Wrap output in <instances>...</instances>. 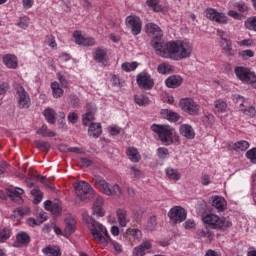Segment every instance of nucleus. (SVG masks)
I'll list each match as a JSON object with an SVG mask.
<instances>
[{
    "mask_svg": "<svg viewBox=\"0 0 256 256\" xmlns=\"http://www.w3.org/2000/svg\"><path fill=\"white\" fill-rule=\"evenodd\" d=\"M160 57L169 59L172 55H178L179 59H187L193 53V45L183 40L170 41L165 44Z\"/></svg>",
    "mask_w": 256,
    "mask_h": 256,
    "instance_id": "nucleus-1",
    "label": "nucleus"
},
{
    "mask_svg": "<svg viewBox=\"0 0 256 256\" xmlns=\"http://www.w3.org/2000/svg\"><path fill=\"white\" fill-rule=\"evenodd\" d=\"M202 221L208 225L205 228L199 229L197 231V235L199 238L207 237V233H209V229H217L218 231H227L233 223L227 220L225 217H219L215 214H208L202 218Z\"/></svg>",
    "mask_w": 256,
    "mask_h": 256,
    "instance_id": "nucleus-2",
    "label": "nucleus"
},
{
    "mask_svg": "<svg viewBox=\"0 0 256 256\" xmlns=\"http://www.w3.org/2000/svg\"><path fill=\"white\" fill-rule=\"evenodd\" d=\"M95 113H97V108L93 104H88L86 113L83 115L82 123L84 127L88 128V135L89 137H94L97 139L103 133V130L101 129L100 123H93L95 121Z\"/></svg>",
    "mask_w": 256,
    "mask_h": 256,
    "instance_id": "nucleus-3",
    "label": "nucleus"
},
{
    "mask_svg": "<svg viewBox=\"0 0 256 256\" xmlns=\"http://www.w3.org/2000/svg\"><path fill=\"white\" fill-rule=\"evenodd\" d=\"M146 33L152 37L150 45L155 50L156 55H165L163 50L166 44L163 41V30L155 23H148L146 25Z\"/></svg>",
    "mask_w": 256,
    "mask_h": 256,
    "instance_id": "nucleus-4",
    "label": "nucleus"
},
{
    "mask_svg": "<svg viewBox=\"0 0 256 256\" xmlns=\"http://www.w3.org/2000/svg\"><path fill=\"white\" fill-rule=\"evenodd\" d=\"M74 189L76 193L74 203L76 205L81 203H89V201L95 197V190H93V187L83 180L74 183Z\"/></svg>",
    "mask_w": 256,
    "mask_h": 256,
    "instance_id": "nucleus-5",
    "label": "nucleus"
},
{
    "mask_svg": "<svg viewBox=\"0 0 256 256\" xmlns=\"http://www.w3.org/2000/svg\"><path fill=\"white\" fill-rule=\"evenodd\" d=\"M151 131L158 135L161 143L163 145H173L175 141H179V137H174L175 128H172L169 125L153 124L151 126Z\"/></svg>",
    "mask_w": 256,
    "mask_h": 256,
    "instance_id": "nucleus-6",
    "label": "nucleus"
},
{
    "mask_svg": "<svg viewBox=\"0 0 256 256\" xmlns=\"http://www.w3.org/2000/svg\"><path fill=\"white\" fill-rule=\"evenodd\" d=\"M90 225L92 228H90V233L95 241H98L101 245L104 247H107L108 242L105 239V236H103V231L105 227L103 224L99 223L93 216L90 218Z\"/></svg>",
    "mask_w": 256,
    "mask_h": 256,
    "instance_id": "nucleus-7",
    "label": "nucleus"
},
{
    "mask_svg": "<svg viewBox=\"0 0 256 256\" xmlns=\"http://www.w3.org/2000/svg\"><path fill=\"white\" fill-rule=\"evenodd\" d=\"M234 72L236 74V77L240 79V81H243L244 83H248V85H252L254 89H256V75L255 73L249 71L246 67H236L234 69Z\"/></svg>",
    "mask_w": 256,
    "mask_h": 256,
    "instance_id": "nucleus-8",
    "label": "nucleus"
},
{
    "mask_svg": "<svg viewBox=\"0 0 256 256\" xmlns=\"http://www.w3.org/2000/svg\"><path fill=\"white\" fill-rule=\"evenodd\" d=\"M136 82L139 89H143L144 91H151L153 87H155V82L151 75L147 72H141L136 77Z\"/></svg>",
    "mask_w": 256,
    "mask_h": 256,
    "instance_id": "nucleus-9",
    "label": "nucleus"
},
{
    "mask_svg": "<svg viewBox=\"0 0 256 256\" xmlns=\"http://www.w3.org/2000/svg\"><path fill=\"white\" fill-rule=\"evenodd\" d=\"M168 217L170 221L177 223H183L187 219V210L181 206H174L168 212Z\"/></svg>",
    "mask_w": 256,
    "mask_h": 256,
    "instance_id": "nucleus-10",
    "label": "nucleus"
},
{
    "mask_svg": "<svg viewBox=\"0 0 256 256\" xmlns=\"http://www.w3.org/2000/svg\"><path fill=\"white\" fill-rule=\"evenodd\" d=\"M180 107L182 111L188 113V115H199V106L191 98L181 99Z\"/></svg>",
    "mask_w": 256,
    "mask_h": 256,
    "instance_id": "nucleus-11",
    "label": "nucleus"
},
{
    "mask_svg": "<svg viewBox=\"0 0 256 256\" xmlns=\"http://www.w3.org/2000/svg\"><path fill=\"white\" fill-rule=\"evenodd\" d=\"M126 26L131 29L133 35H139L142 29L141 18L137 16L126 17Z\"/></svg>",
    "mask_w": 256,
    "mask_h": 256,
    "instance_id": "nucleus-12",
    "label": "nucleus"
},
{
    "mask_svg": "<svg viewBox=\"0 0 256 256\" xmlns=\"http://www.w3.org/2000/svg\"><path fill=\"white\" fill-rule=\"evenodd\" d=\"M17 94L20 109H29V105H31V98H29V94L25 91L23 86L17 88Z\"/></svg>",
    "mask_w": 256,
    "mask_h": 256,
    "instance_id": "nucleus-13",
    "label": "nucleus"
},
{
    "mask_svg": "<svg viewBox=\"0 0 256 256\" xmlns=\"http://www.w3.org/2000/svg\"><path fill=\"white\" fill-rule=\"evenodd\" d=\"M205 13L207 19H210V21H215L216 23H221L222 25L227 23V16H225L223 13L217 12V10L213 8H207Z\"/></svg>",
    "mask_w": 256,
    "mask_h": 256,
    "instance_id": "nucleus-14",
    "label": "nucleus"
},
{
    "mask_svg": "<svg viewBox=\"0 0 256 256\" xmlns=\"http://www.w3.org/2000/svg\"><path fill=\"white\" fill-rule=\"evenodd\" d=\"M220 47L226 57H235V50H233V42L231 40L222 37Z\"/></svg>",
    "mask_w": 256,
    "mask_h": 256,
    "instance_id": "nucleus-15",
    "label": "nucleus"
},
{
    "mask_svg": "<svg viewBox=\"0 0 256 256\" xmlns=\"http://www.w3.org/2000/svg\"><path fill=\"white\" fill-rule=\"evenodd\" d=\"M25 193V190L22 188L16 187L15 191L12 189H6V195L13 201L14 203H17V205H21L23 203V198L20 197V195H23Z\"/></svg>",
    "mask_w": 256,
    "mask_h": 256,
    "instance_id": "nucleus-16",
    "label": "nucleus"
},
{
    "mask_svg": "<svg viewBox=\"0 0 256 256\" xmlns=\"http://www.w3.org/2000/svg\"><path fill=\"white\" fill-rule=\"evenodd\" d=\"M73 37H74L75 43H77V45H83L84 47H93V45H95L94 38H85L81 35L80 31H75L73 33Z\"/></svg>",
    "mask_w": 256,
    "mask_h": 256,
    "instance_id": "nucleus-17",
    "label": "nucleus"
},
{
    "mask_svg": "<svg viewBox=\"0 0 256 256\" xmlns=\"http://www.w3.org/2000/svg\"><path fill=\"white\" fill-rule=\"evenodd\" d=\"M103 197L98 196L92 206V215L96 217H105V211H103Z\"/></svg>",
    "mask_w": 256,
    "mask_h": 256,
    "instance_id": "nucleus-18",
    "label": "nucleus"
},
{
    "mask_svg": "<svg viewBox=\"0 0 256 256\" xmlns=\"http://www.w3.org/2000/svg\"><path fill=\"white\" fill-rule=\"evenodd\" d=\"M183 83V78L179 75H172L169 76L165 80V85L169 89H177V87H181V84Z\"/></svg>",
    "mask_w": 256,
    "mask_h": 256,
    "instance_id": "nucleus-19",
    "label": "nucleus"
},
{
    "mask_svg": "<svg viewBox=\"0 0 256 256\" xmlns=\"http://www.w3.org/2000/svg\"><path fill=\"white\" fill-rule=\"evenodd\" d=\"M210 201L212 203V207L217 209V211H225V207H227V201L225 200V198L221 196H213L210 198Z\"/></svg>",
    "mask_w": 256,
    "mask_h": 256,
    "instance_id": "nucleus-20",
    "label": "nucleus"
},
{
    "mask_svg": "<svg viewBox=\"0 0 256 256\" xmlns=\"http://www.w3.org/2000/svg\"><path fill=\"white\" fill-rule=\"evenodd\" d=\"M180 135L185 137L186 139H195V130L189 124H183L180 126Z\"/></svg>",
    "mask_w": 256,
    "mask_h": 256,
    "instance_id": "nucleus-21",
    "label": "nucleus"
},
{
    "mask_svg": "<svg viewBox=\"0 0 256 256\" xmlns=\"http://www.w3.org/2000/svg\"><path fill=\"white\" fill-rule=\"evenodd\" d=\"M4 65H6V67H8V69H17V56L13 55V54H6L3 56L2 59Z\"/></svg>",
    "mask_w": 256,
    "mask_h": 256,
    "instance_id": "nucleus-22",
    "label": "nucleus"
},
{
    "mask_svg": "<svg viewBox=\"0 0 256 256\" xmlns=\"http://www.w3.org/2000/svg\"><path fill=\"white\" fill-rule=\"evenodd\" d=\"M126 154L132 163H139L141 161V154H139V150H137L135 147H128Z\"/></svg>",
    "mask_w": 256,
    "mask_h": 256,
    "instance_id": "nucleus-23",
    "label": "nucleus"
},
{
    "mask_svg": "<svg viewBox=\"0 0 256 256\" xmlns=\"http://www.w3.org/2000/svg\"><path fill=\"white\" fill-rule=\"evenodd\" d=\"M103 193L105 195H121L123 192L121 191V187L117 184L114 186L109 185V183L106 184V186L102 189Z\"/></svg>",
    "mask_w": 256,
    "mask_h": 256,
    "instance_id": "nucleus-24",
    "label": "nucleus"
},
{
    "mask_svg": "<svg viewBox=\"0 0 256 256\" xmlns=\"http://www.w3.org/2000/svg\"><path fill=\"white\" fill-rule=\"evenodd\" d=\"M161 115L164 119L171 121V123H177V121L180 119V116L176 112H173L169 109L161 110Z\"/></svg>",
    "mask_w": 256,
    "mask_h": 256,
    "instance_id": "nucleus-25",
    "label": "nucleus"
},
{
    "mask_svg": "<svg viewBox=\"0 0 256 256\" xmlns=\"http://www.w3.org/2000/svg\"><path fill=\"white\" fill-rule=\"evenodd\" d=\"M66 226L63 231L64 237H71L75 233V220L73 219H66L65 220Z\"/></svg>",
    "mask_w": 256,
    "mask_h": 256,
    "instance_id": "nucleus-26",
    "label": "nucleus"
},
{
    "mask_svg": "<svg viewBox=\"0 0 256 256\" xmlns=\"http://www.w3.org/2000/svg\"><path fill=\"white\" fill-rule=\"evenodd\" d=\"M44 117L50 125H55L57 123V112L53 108H46L44 110Z\"/></svg>",
    "mask_w": 256,
    "mask_h": 256,
    "instance_id": "nucleus-27",
    "label": "nucleus"
},
{
    "mask_svg": "<svg viewBox=\"0 0 256 256\" xmlns=\"http://www.w3.org/2000/svg\"><path fill=\"white\" fill-rule=\"evenodd\" d=\"M149 249H151V242H143L140 246L134 248V255L143 256L145 253H147V251H149Z\"/></svg>",
    "mask_w": 256,
    "mask_h": 256,
    "instance_id": "nucleus-28",
    "label": "nucleus"
},
{
    "mask_svg": "<svg viewBox=\"0 0 256 256\" xmlns=\"http://www.w3.org/2000/svg\"><path fill=\"white\" fill-rule=\"evenodd\" d=\"M30 195L34 197L33 204L39 205L43 201V192L39 188H34L30 191Z\"/></svg>",
    "mask_w": 256,
    "mask_h": 256,
    "instance_id": "nucleus-29",
    "label": "nucleus"
},
{
    "mask_svg": "<svg viewBox=\"0 0 256 256\" xmlns=\"http://www.w3.org/2000/svg\"><path fill=\"white\" fill-rule=\"evenodd\" d=\"M16 239L20 245H29L31 243V236H29L27 232L18 233Z\"/></svg>",
    "mask_w": 256,
    "mask_h": 256,
    "instance_id": "nucleus-30",
    "label": "nucleus"
},
{
    "mask_svg": "<svg viewBox=\"0 0 256 256\" xmlns=\"http://www.w3.org/2000/svg\"><path fill=\"white\" fill-rule=\"evenodd\" d=\"M116 214L120 227H127V212H125V210L118 209Z\"/></svg>",
    "mask_w": 256,
    "mask_h": 256,
    "instance_id": "nucleus-31",
    "label": "nucleus"
},
{
    "mask_svg": "<svg viewBox=\"0 0 256 256\" xmlns=\"http://www.w3.org/2000/svg\"><path fill=\"white\" fill-rule=\"evenodd\" d=\"M215 113H225L227 111V102L221 99L214 102Z\"/></svg>",
    "mask_w": 256,
    "mask_h": 256,
    "instance_id": "nucleus-32",
    "label": "nucleus"
},
{
    "mask_svg": "<svg viewBox=\"0 0 256 256\" xmlns=\"http://www.w3.org/2000/svg\"><path fill=\"white\" fill-rule=\"evenodd\" d=\"M165 173L169 179H173L174 181H179L181 179V174H179L177 169L168 167L166 168Z\"/></svg>",
    "mask_w": 256,
    "mask_h": 256,
    "instance_id": "nucleus-33",
    "label": "nucleus"
},
{
    "mask_svg": "<svg viewBox=\"0 0 256 256\" xmlns=\"http://www.w3.org/2000/svg\"><path fill=\"white\" fill-rule=\"evenodd\" d=\"M234 151H237L238 153L241 151H247L249 149V142L242 140L238 141L233 145Z\"/></svg>",
    "mask_w": 256,
    "mask_h": 256,
    "instance_id": "nucleus-34",
    "label": "nucleus"
},
{
    "mask_svg": "<svg viewBox=\"0 0 256 256\" xmlns=\"http://www.w3.org/2000/svg\"><path fill=\"white\" fill-rule=\"evenodd\" d=\"M34 145L37 147V149L40 151H46V153H48L49 149H51V144L48 141L35 140Z\"/></svg>",
    "mask_w": 256,
    "mask_h": 256,
    "instance_id": "nucleus-35",
    "label": "nucleus"
},
{
    "mask_svg": "<svg viewBox=\"0 0 256 256\" xmlns=\"http://www.w3.org/2000/svg\"><path fill=\"white\" fill-rule=\"evenodd\" d=\"M43 253L45 256H61V250L59 248H53L51 246L43 248Z\"/></svg>",
    "mask_w": 256,
    "mask_h": 256,
    "instance_id": "nucleus-36",
    "label": "nucleus"
},
{
    "mask_svg": "<svg viewBox=\"0 0 256 256\" xmlns=\"http://www.w3.org/2000/svg\"><path fill=\"white\" fill-rule=\"evenodd\" d=\"M134 101L136 105H140V107H145V105H149V97L145 95H135Z\"/></svg>",
    "mask_w": 256,
    "mask_h": 256,
    "instance_id": "nucleus-37",
    "label": "nucleus"
},
{
    "mask_svg": "<svg viewBox=\"0 0 256 256\" xmlns=\"http://www.w3.org/2000/svg\"><path fill=\"white\" fill-rule=\"evenodd\" d=\"M147 231H155L157 229V217L151 216L146 223Z\"/></svg>",
    "mask_w": 256,
    "mask_h": 256,
    "instance_id": "nucleus-38",
    "label": "nucleus"
},
{
    "mask_svg": "<svg viewBox=\"0 0 256 256\" xmlns=\"http://www.w3.org/2000/svg\"><path fill=\"white\" fill-rule=\"evenodd\" d=\"M105 57H107V51L101 48H97L94 56L95 61L101 63Z\"/></svg>",
    "mask_w": 256,
    "mask_h": 256,
    "instance_id": "nucleus-39",
    "label": "nucleus"
},
{
    "mask_svg": "<svg viewBox=\"0 0 256 256\" xmlns=\"http://www.w3.org/2000/svg\"><path fill=\"white\" fill-rule=\"evenodd\" d=\"M246 29L249 31H256V16L250 17L245 21Z\"/></svg>",
    "mask_w": 256,
    "mask_h": 256,
    "instance_id": "nucleus-40",
    "label": "nucleus"
},
{
    "mask_svg": "<svg viewBox=\"0 0 256 256\" xmlns=\"http://www.w3.org/2000/svg\"><path fill=\"white\" fill-rule=\"evenodd\" d=\"M93 181H94L95 185H99L100 189H102V190H103V188L107 187V182L105 181V179H103V177H101L99 175H94Z\"/></svg>",
    "mask_w": 256,
    "mask_h": 256,
    "instance_id": "nucleus-41",
    "label": "nucleus"
},
{
    "mask_svg": "<svg viewBox=\"0 0 256 256\" xmlns=\"http://www.w3.org/2000/svg\"><path fill=\"white\" fill-rule=\"evenodd\" d=\"M25 212L21 208H17L13 211V214L10 216V219H17V221L23 219Z\"/></svg>",
    "mask_w": 256,
    "mask_h": 256,
    "instance_id": "nucleus-42",
    "label": "nucleus"
},
{
    "mask_svg": "<svg viewBox=\"0 0 256 256\" xmlns=\"http://www.w3.org/2000/svg\"><path fill=\"white\" fill-rule=\"evenodd\" d=\"M11 237V229L4 228L0 230V242L7 241Z\"/></svg>",
    "mask_w": 256,
    "mask_h": 256,
    "instance_id": "nucleus-43",
    "label": "nucleus"
},
{
    "mask_svg": "<svg viewBox=\"0 0 256 256\" xmlns=\"http://www.w3.org/2000/svg\"><path fill=\"white\" fill-rule=\"evenodd\" d=\"M157 155L159 159H167V157H169V149L160 147L157 149Z\"/></svg>",
    "mask_w": 256,
    "mask_h": 256,
    "instance_id": "nucleus-44",
    "label": "nucleus"
},
{
    "mask_svg": "<svg viewBox=\"0 0 256 256\" xmlns=\"http://www.w3.org/2000/svg\"><path fill=\"white\" fill-rule=\"evenodd\" d=\"M246 157L251 163L256 164V148H252L246 152Z\"/></svg>",
    "mask_w": 256,
    "mask_h": 256,
    "instance_id": "nucleus-45",
    "label": "nucleus"
},
{
    "mask_svg": "<svg viewBox=\"0 0 256 256\" xmlns=\"http://www.w3.org/2000/svg\"><path fill=\"white\" fill-rule=\"evenodd\" d=\"M241 111L248 117H255L256 115V110H255V107L253 106H250L247 108H241Z\"/></svg>",
    "mask_w": 256,
    "mask_h": 256,
    "instance_id": "nucleus-46",
    "label": "nucleus"
},
{
    "mask_svg": "<svg viewBox=\"0 0 256 256\" xmlns=\"http://www.w3.org/2000/svg\"><path fill=\"white\" fill-rule=\"evenodd\" d=\"M45 43L46 45H49V47H51L52 49H55V47H57V42H55V36L53 35L46 36Z\"/></svg>",
    "mask_w": 256,
    "mask_h": 256,
    "instance_id": "nucleus-47",
    "label": "nucleus"
},
{
    "mask_svg": "<svg viewBox=\"0 0 256 256\" xmlns=\"http://www.w3.org/2000/svg\"><path fill=\"white\" fill-rule=\"evenodd\" d=\"M143 215H145V209L144 208H140L139 210H137L134 214V219L136 221V223H141V219H143Z\"/></svg>",
    "mask_w": 256,
    "mask_h": 256,
    "instance_id": "nucleus-48",
    "label": "nucleus"
},
{
    "mask_svg": "<svg viewBox=\"0 0 256 256\" xmlns=\"http://www.w3.org/2000/svg\"><path fill=\"white\" fill-rule=\"evenodd\" d=\"M18 27L21 29H27L29 27V18L28 17H20V20L18 22Z\"/></svg>",
    "mask_w": 256,
    "mask_h": 256,
    "instance_id": "nucleus-49",
    "label": "nucleus"
},
{
    "mask_svg": "<svg viewBox=\"0 0 256 256\" xmlns=\"http://www.w3.org/2000/svg\"><path fill=\"white\" fill-rule=\"evenodd\" d=\"M50 211L53 215H61V204H59V202H54Z\"/></svg>",
    "mask_w": 256,
    "mask_h": 256,
    "instance_id": "nucleus-50",
    "label": "nucleus"
},
{
    "mask_svg": "<svg viewBox=\"0 0 256 256\" xmlns=\"http://www.w3.org/2000/svg\"><path fill=\"white\" fill-rule=\"evenodd\" d=\"M57 77H58V81H60L61 87H63L64 89H67V87H69V81H67V78L61 75V73H58Z\"/></svg>",
    "mask_w": 256,
    "mask_h": 256,
    "instance_id": "nucleus-51",
    "label": "nucleus"
},
{
    "mask_svg": "<svg viewBox=\"0 0 256 256\" xmlns=\"http://www.w3.org/2000/svg\"><path fill=\"white\" fill-rule=\"evenodd\" d=\"M239 56L243 59H247L249 57H255V52H253V50H244L239 52Z\"/></svg>",
    "mask_w": 256,
    "mask_h": 256,
    "instance_id": "nucleus-52",
    "label": "nucleus"
},
{
    "mask_svg": "<svg viewBox=\"0 0 256 256\" xmlns=\"http://www.w3.org/2000/svg\"><path fill=\"white\" fill-rule=\"evenodd\" d=\"M79 97H77L76 95H70V102L69 104L75 108L79 107Z\"/></svg>",
    "mask_w": 256,
    "mask_h": 256,
    "instance_id": "nucleus-53",
    "label": "nucleus"
},
{
    "mask_svg": "<svg viewBox=\"0 0 256 256\" xmlns=\"http://www.w3.org/2000/svg\"><path fill=\"white\" fill-rule=\"evenodd\" d=\"M157 71L162 75H166V73H169V66H167L165 63H162L158 66Z\"/></svg>",
    "mask_w": 256,
    "mask_h": 256,
    "instance_id": "nucleus-54",
    "label": "nucleus"
},
{
    "mask_svg": "<svg viewBox=\"0 0 256 256\" xmlns=\"http://www.w3.org/2000/svg\"><path fill=\"white\" fill-rule=\"evenodd\" d=\"M27 224L30 227H36L37 225L43 224V221L36 220L35 218H28L27 219Z\"/></svg>",
    "mask_w": 256,
    "mask_h": 256,
    "instance_id": "nucleus-55",
    "label": "nucleus"
},
{
    "mask_svg": "<svg viewBox=\"0 0 256 256\" xmlns=\"http://www.w3.org/2000/svg\"><path fill=\"white\" fill-rule=\"evenodd\" d=\"M77 119H79V116H77V113L72 112L68 115V121L72 124L77 123Z\"/></svg>",
    "mask_w": 256,
    "mask_h": 256,
    "instance_id": "nucleus-56",
    "label": "nucleus"
},
{
    "mask_svg": "<svg viewBox=\"0 0 256 256\" xmlns=\"http://www.w3.org/2000/svg\"><path fill=\"white\" fill-rule=\"evenodd\" d=\"M49 130L47 129V125H42V127L40 128V129H38L37 130V134L38 135H42V137H46L47 136V132H48Z\"/></svg>",
    "mask_w": 256,
    "mask_h": 256,
    "instance_id": "nucleus-57",
    "label": "nucleus"
},
{
    "mask_svg": "<svg viewBox=\"0 0 256 256\" xmlns=\"http://www.w3.org/2000/svg\"><path fill=\"white\" fill-rule=\"evenodd\" d=\"M234 7H236L241 13H245V10L247 9V5L243 2L236 3Z\"/></svg>",
    "mask_w": 256,
    "mask_h": 256,
    "instance_id": "nucleus-58",
    "label": "nucleus"
},
{
    "mask_svg": "<svg viewBox=\"0 0 256 256\" xmlns=\"http://www.w3.org/2000/svg\"><path fill=\"white\" fill-rule=\"evenodd\" d=\"M235 99H236V103L239 105V109L241 111V109H243V107H244L245 98L238 95V96L235 97Z\"/></svg>",
    "mask_w": 256,
    "mask_h": 256,
    "instance_id": "nucleus-59",
    "label": "nucleus"
},
{
    "mask_svg": "<svg viewBox=\"0 0 256 256\" xmlns=\"http://www.w3.org/2000/svg\"><path fill=\"white\" fill-rule=\"evenodd\" d=\"M201 183L202 185H209V183H211V177L207 174L202 175Z\"/></svg>",
    "mask_w": 256,
    "mask_h": 256,
    "instance_id": "nucleus-60",
    "label": "nucleus"
},
{
    "mask_svg": "<svg viewBox=\"0 0 256 256\" xmlns=\"http://www.w3.org/2000/svg\"><path fill=\"white\" fill-rule=\"evenodd\" d=\"M110 243H112L115 251H117L118 253H122L123 252V248H122L121 244H119L118 242H115L113 240H110Z\"/></svg>",
    "mask_w": 256,
    "mask_h": 256,
    "instance_id": "nucleus-61",
    "label": "nucleus"
},
{
    "mask_svg": "<svg viewBox=\"0 0 256 256\" xmlns=\"http://www.w3.org/2000/svg\"><path fill=\"white\" fill-rule=\"evenodd\" d=\"M80 161L82 165H84V167H91V165L93 164V160L88 158H80Z\"/></svg>",
    "mask_w": 256,
    "mask_h": 256,
    "instance_id": "nucleus-62",
    "label": "nucleus"
},
{
    "mask_svg": "<svg viewBox=\"0 0 256 256\" xmlns=\"http://www.w3.org/2000/svg\"><path fill=\"white\" fill-rule=\"evenodd\" d=\"M110 135H119V133H121V128H119V126H113L110 131H109Z\"/></svg>",
    "mask_w": 256,
    "mask_h": 256,
    "instance_id": "nucleus-63",
    "label": "nucleus"
},
{
    "mask_svg": "<svg viewBox=\"0 0 256 256\" xmlns=\"http://www.w3.org/2000/svg\"><path fill=\"white\" fill-rule=\"evenodd\" d=\"M130 169H131L130 175L132 177H139L141 171L138 168H136L135 166H132Z\"/></svg>",
    "mask_w": 256,
    "mask_h": 256,
    "instance_id": "nucleus-64",
    "label": "nucleus"
}]
</instances>
